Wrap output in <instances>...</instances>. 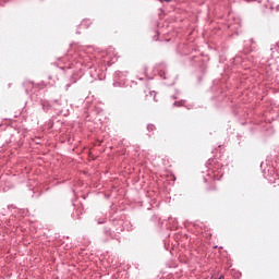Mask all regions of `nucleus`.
Returning <instances> with one entry per match:
<instances>
[{
  "instance_id": "obj_1",
  "label": "nucleus",
  "mask_w": 279,
  "mask_h": 279,
  "mask_svg": "<svg viewBox=\"0 0 279 279\" xmlns=\"http://www.w3.org/2000/svg\"><path fill=\"white\" fill-rule=\"evenodd\" d=\"M150 95H156V92H151Z\"/></svg>"
},
{
  "instance_id": "obj_2",
  "label": "nucleus",
  "mask_w": 279,
  "mask_h": 279,
  "mask_svg": "<svg viewBox=\"0 0 279 279\" xmlns=\"http://www.w3.org/2000/svg\"><path fill=\"white\" fill-rule=\"evenodd\" d=\"M167 3H169L171 0H165Z\"/></svg>"
}]
</instances>
